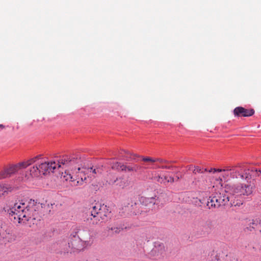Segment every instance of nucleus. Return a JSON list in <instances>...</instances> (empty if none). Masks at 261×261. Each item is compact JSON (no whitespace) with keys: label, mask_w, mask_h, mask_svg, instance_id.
Here are the masks:
<instances>
[{"label":"nucleus","mask_w":261,"mask_h":261,"mask_svg":"<svg viewBox=\"0 0 261 261\" xmlns=\"http://www.w3.org/2000/svg\"><path fill=\"white\" fill-rule=\"evenodd\" d=\"M39 203L31 200L28 203L18 201L9 205L8 213L14 223L24 224L30 221L33 224L39 219L38 209Z\"/></svg>","instance_id":"obj_1"},{"label":"nucleus","mask_w":261,"mask_h":261,"mask_svg":"<svg viewBox=\"0 0 261 261\" xmlns=\"http://www.w3.org/2000/svg\"><path fill=\"white\" fill-rule=\"evenodd\" d=\"M78 159L77 158L69 156L68 155L63 156L62 159L59 160L57 163L55 162H42L38 163V167L39 168L40 174L43 175L47 174L50 172H53L57 167L60 168L62 165L66 167H69L73 165L75 163H77Z\"/></svg>","instance_id":"obj_2"},{"label":"nucleus","mask_w":261,"mask_h":261,"mask_svg":"<svg viewBox=\"0 0 261 261\" xmlns=\"http://www.w3.org/2000/svg\"><path fill=\"white\" fill-rule=\"evenodd\" d=\"M90 220L93 225H99L106 221L110 217L111 211L104 204L96 203L91 210Z\"/></svg>","instance_id":"obj_3"},{"label":"nucleus","mask_w":261,"mask_h":261,"mask_svg":"<svg viewBox=\"0 0 261 261\" xmlns=\"http://www.w3.org/2000/svg\"><path fill=\"white\" fill-rule=\"evenodd\" d=\"M41 155H38L27 161L9 166L4 171L0 172V179L10 176L11 175L18 171L19 169L21 168H25L32 164L36 163L37 161L41 158Z\"/></svg>","instance_id":"obj_4"},{"label":"nucleus","mask_w":261,"mask_h":261,"mask_svg":"<svg viewBox=\"0 0 261 261\" xmlns=\"http://www.w3.org/2000/svg\"><path fill=\"white\" fill-rule=\"evenodd\" d=\"M229 192L230 194L236 197H240L242 196H248L250 195L254 189L253 184H251V182L247 183H238L230 186L229 188Z\"/></svg>","instance_id":"obj_5"},{"label":"nucleus","mask_w":261,"mask_h":261,"mask_svg":"<svg viewBox=\"0 0 261 261\" xmlns=\"http://www.w3.org/2000/svg\"><path fill=\"white\" fill-rule=\"evenodd\" d=\"M71 173L69 171L66 170L64 173H62V177L67 181H69L72 187L80 186L83 185L85 181L86 178L80 177L78 174L74 173L71 170Z\"/></svg>","instance_id":"obj_6"},{"label":"nucleus","mask_w":261,"mask_h":261,"mask_svg":"<svg viewBox=\"0 0 261 261\" xmlns=\"http://www.w3.org/2000/svg\"><path fill=\"white\" fill-rule=\"evenodd\" d=\"M86 244L76 236H73L68 243L69 248L73 252L79 251L83 249Z\"/></svg>","instance_id":"obj_7"},{"label":"nucleus","mask_w":261,"mask_h":261,"mask_svg":"<svg viewBox=\"0 0 261 261\" xmlns=\"http://www.w3.org/2000/svg\"><path fill=\"white\" fill-rule=\"evenodd\" d=\"M233 114L237 117H250L254 114L253 109H247L242 107H236L233 110Z\"/></svg>","instance_id":"obj_8"},{"label":"nucleus","mask_w":261,"mask_h":261,"mask_svg":"<svg viewBox=\"0 0 261 261\" xmlns=\"http://www.w3.org/2000/svg\"><path fill=\"white\" fill-rule=\"evenodd\" d=\"M165 252L164 245L160 242H156L155 243L154 248L151 251V255L154 257H160Z\"/></svg>","instance_id":"obj_9"},{"label":"nucleus","mask_w":261,"mask_h":261,"mask_svg":"<svg viewBox=\"0 0 261 261\" xmlns=\"http://www.w3.org/2000/svg\"><path fill=\"white\" fill-rule=\"evenodd\" d=\"M85 171L87 172V177L89 178L90 180H91L102 173V169L100 167L87 168Z\"/></svg>","instance_id":"obj_10"},{"label":"nucleus","mask_w":261,"mask_h":261,"mask_svg":"<svg viewBox=\"0 0 261 261\" xmlns=\"http://www.w3.org/2000/svg\"><path fill=\"white\" fill-rule=\"evenodd\" d=\"M207 205L209 208H216L223 206L221 202H220V201H219V196L217 195L216 193L214 196L209 198Z\"/></svg>","instance_id":"obj_11"},{"label":"nucleus","mask_w":261,"mask_h":261,"mask_svg":"<svg viewBox=\"0 0 261 261\" xmlns=\"http://www.w3.org/2000/svg\"><path fill=\"white\" fill-rule=\"evenodd\" d=\"M9 233L7 226L2 221H0V243L5 242V239L7 238Z\"/></svg>","instance_id":"obj_12"},{"label":"nucleus","mask_w":261,"mask_h":261,"mask_svg":"<svg viewBox=\"0 0 261 261\" xmlns=\"http://www.w3.org/2000/svg\"><path fill=\"white\" fill-rule=\"evenodd\" d=\"M123 171L128 172H138V171L143 169H148V167L146 166H140L138 164H133L131 165H126L121 166Z\"/></svg>","instance_id":"obj_13"},{"label":"nucleus","mask_w":261,"mask_h":261,"mask_svg":"<svg viewBox=\"0 0 261 261\" xmlns=\"http://www.w3.org/2000/svg\"><path fill=\"white\" fill-rule=\"evenodd\" d=\"M79 236H77L85 244H89L91 241V236L89 230L83 229L79 231Z\"/></svg>","instance_id":"obj_14"},{"label":"nucleus","mask_w":261,"mask_h":261,"mask_svg":"<svg viewBox=\"0 0 261 261\" xmlns=\"http://www.w3.org/2000/svg\"><path fill=\"white\" fill-rule=\"evenodd\" d=\"M141 201L142 202V206H148V208L146 211H149L150 209H152L155 204V200L153 197L146 198L142 197Z\"/></svg>","instance_id":"obj_15"},{"label":"nucleus","mask_w":261,"mask_h":261,"mask_svg":"<svg viewBox=\"0 0 261 261\" xmlns=\"http://www.w3.org/2000/svg\"><path fill=\"white\" fill-rule=\"evenodd\" d=\"M216 193L219 196V201H220V202H221L223 206L228 204L229 197L226 190L222 189L220 192Z\"/></svg>","instance_id":"obj_16"},{"label":"nucleus","mask_w":261,"mask_h":261,"mask_svg":"<svg viewBox=\"0 0 261 261\" xmlns=\"http://www.w3.org/2000/svg\"><path fill=\"white\" fill-rule=\"evenodd\" d=\"M258 224V220H250L247 222V223L245 228L246 232H249L254 230Z\"/></svg>","instance_id":"obj_17"},{"label":"nucleus","mask_w":261,"mask_h":261,"mask_svg":"<svg viewBox=\"0 0 261 261\" xmlns=\"http://www.w3.org/2000/svg\"><path fill=\"white\" fill-rule=\"evenodd\" d=\"M220 256V253H217L214 250H212L208 254L207 260V261H223L221 259Z\"/></svg>","instance_id":"obj_18"},{"label":"nucleus","mask_w":261,"mask_h":261,"mask_svg":"<svg viewBox=\"0 0 261 261\" xmlns=\"http://www.w3.org/2000/svg\"><path fill=\"white\" fill-rule=\"evenodd\" d=\"M86 169H87V168H81L80 167H78L77 168V170H75V171H73L75 173L78 174L81 178H86V180L85 181H84V183H87L89 180L88 179H89V178L87 177V172L85 171Z\"/></svg>","instance_id":"obj_19"},{"label":"nucleus","mask_w":261,"mask_h":261,"mask_svg":"<svg viewBox=\"0 0 261 261\" xmlns=\"http://www.w3.org/2000/svg\"><path fill=\"white\" fill-rule=\"evenodd\" d=\"M12 190V187L8 184L0 185V195H4L11 192Z\"/></svg>","instance_id":"obj_20"},{"label":"nucleus","mask_w":261,"mask_h":261,"mask_svg":"<svg viewBox=\"0 0 261 261\" xmlns=\"http://www.w3.org/2000/svg\"><path fill=\"white\" fill-rule=\"evenodd\" d=\"M30 175L32 177H38L40 175V172L38 166L36 165L31 167L29 171Z\"/></svg>","instance_id":"obj_21"},{"label":"nucleus","mask_w":261,"mask_h":261,"mask_svg":"<svg viewBox=\"0 0 261 261\" xmlns=\"http://www.w3.org/2000/svg\"><path fill=\"white\" fill-rule=\"evenodd\" d=\"M122 230V227L117 226H109L108 227V230H111L116 233H119Z\"/></svg>","instance_id":"obj_22"},{"label":"nucleus","mask_w":261,"mask_h":261,"mask_svg":"<svg viewBox=\"0 0 261 261\" xmlns=\"http://www.w3.org/2000/svg\"><path fill=\"white\" fill-rule=\"evenodd\" d=\"M125 166V165L121 163H119V162H116L112 164V168L113 169L118 170V171H119V170L123 171L122 167H121V166Z\"/></svg>","instance_id":"obj_23"},{"label":"nucleus","mask_w":261,"mask_h":261,"mask_svg":"<svg viewBox=\"0 0 261 261\" xmlns=\"http://www.w3.org/2000/svg\"><path fill=\"white\" fill-rule=\"evenodd\" d=\"M142 159L143 162L150 163H153L159 161V159H153L148 156H142Z\"/></svg>","instance_id":"obj_24"},{"label":"nucleus","mask_w":261,"mask_h":261,"mask_svg":"<svg viewBox=\"0 0 261 261\" xmlns=\"http://www.w3.org/2000/svg\"><path fill=\"white\" fill-rule=\"evenodd\" d=\"M231 168L232 170L230 171L231 172L230 173V176H231V177H232L233 178H238V176L240 175L242 178H243V175L240 174L239 171L233 170L232 167Z\"/></svg>","instance_id":"obj_25"},{"label":"nucleus","mask_w":261,"mask_h":261,"mask_svg":"<svg viewBox=\"0 0 261 261\" xmlns=\"http://www.w3.org/2000/svg\"><path fill=\"white\" fill-rule=\"evenodd\" d=\"M125 153H126L125 158H126L127 161L134 160L135 159V157L137 156V154H132L128 151H126Z\"/></svg>","instance_id":"obj_26"},{"label":"nucleus","mask_w":261,"mask_h":261,"mask_svg":"<svg viewBox=\"0 0 261 261\" xmlns=\"http://www.w3.org/2000/svg\"><path fill=\"white\" fill-rule=\"evenodd\" d=\"M193 173L195 174L197 173H203V169L201 168L198 166H194V169L193 170Z\"/></svg>","instance_id":"obj_27"},{"label":"nucleus","mask_w":261,"mask_h":261,"mask_svg":"<svg viewBox=\"0 0 261 261\" xmlns=\"http://www.w3.org/2000/svg\"><path fill=\"white\" fill-rule=\"evenodd\" d=\"M154 178L155 179V180L157 181L161 182V183L163 182L164 180L167 179L166 176H164V177H161L160 175H158L157 176H155L154 177Z\"/></svg>","instance_id":"obj_28"},{"label":"nucleus","mask_w":261,"mask_h":261,"mask_svg":"<svg viewBox=\"0 0 261 261\" xmlns=\"http://www.w3.org/2000/svg\"><path fill=\"white\" fill-rule=\"evenodd\" d=\"M216 172H225L226 171H231L232 169L231 167H227L225 169H216Z\"/></svg>","instance_id":"obj_29"},{"label":"nucleus","mask_w":261,"mask_h":261,"mask_svg":"<svg viewBox=\"0 0 261 261\" xmlns=\"http://www.w3.org/2000/svg\"><path fill=\"white\" fill-rule=\"evenodd\" d=\"M222 176L223 177L224 179H225V180L227 179L228 176H229L228 171H226L225 172H223L222 174Z\"/></svg>","instance_id":"obj_30"},{"label":"nucleus","mask_w":261,"mask_h":261,"mask_svg":"<svg viewBox=\"0 0 261 261\" xmlns=\"http://www.w3.org/2000/svg\"><path fill=\"white\" fill-rule=\"evenodd\" d=\"M159 168H161L162 169H171V167L167 166H163L161 167H159Z\"/></svg>","instance_id":"obj_31"},{"label":"nucleus","mask_w":261,"mask_h":261,"mask_svg":"<svg viewBox=\"0 0 261 261\" xmlns=\"http://www.w3.org/2000/svg\"><path fill=\"white\" fill-rule=\"evenodd\" d=\"M216 171H217L216 169H215V168H211L210 170H209L208 171V172H213L214 173V172H216Z\"/></svg>","instance_id":"obj_32"},{"label":"nucleus","mask_w":261,"mask_h":261,"mask_svg":"<svg viewBox=\"0 0 261 261\" xmlns=\"http://www.w3.org/2000/svg\"><path fill=\"white\" fill-rule=\"evenodd\" d=\"M168 182H173L174 181V178L172 177H170L169 179H167Z\"/></svg>","instance_id":"obj_33"},{"label":"nucleus","mask_w":261,"mask_h":261,"mask_svg":"<svg viewBox=\"0 0 261 261\" xmlns=\"http://www.w3.org/2000/svg\"><path fill=\"white\" fill-rule=\"evenodd\" d=\"M159 159V161H158V162H159L160 163H167V161L166 160H164L161 159Z\"/></svg>","instance_id":"obj_34"},{"label":"nucleus","mask_w":261,"mask_h":261,"mask_svg":"<svg viewBox=\"0 0 261 261\" xmlns=\"http://www.w3.org/2000/svg\"><path fill=\"white\" fill-rule=\"evenodd\" d=\"M188 170H192L193 171V170L194 169V167L192 165L188 166Z\"/></svg>","instance_id":"obj_35"},{"label":"nucleus","mask_w":261,"mask_h":261,"mask_svg":"<svg viewBox=\"0 0 261 261\" xmlns=\"http://www.w3.org/2000/svg\"><path fill=\"white\" fill-rule=\"evenodd\" d=\"M226 257H228L229 258H233L234 260L236 259L235 257H233V256L226 255Z\"/></svg>","instance_id":"obj_36"},{"label":"nucleus","mask_w":261,"mask_h":261,"mask_svg":"<svg viewBox=\"0 0 261 261\" xmlns=\"http://www.w3.org/2000/svg\"><path fill=\"white\" fill-rule=\"evenodd\" d=\"M5 128V126L3 125V124H0V128L3 129H4Z\"/></svg>","instance_id":"obj_37"},{"label":"nucleus","mask_w":261,"mask_h":261,"mask_svg":"<svg viewBox=\"0 0 261 261\" xmlns=\"http://www.w3.org/2000/svg\"><path fill=\"white\" fill-rule=\"evenodd\" d=\"M258 224L260 225L261 227V220H258Z\"/></svg>","instance_id":"obj_38"},{"label":"nucleus","mask_w":261,"mask_h":261,"mask_svg":"<svg viewBox=\"0 0 261 261\" xmlns=\"http://www.w3.org/2000/svg\"><path fill=\"white\" fill-rule=\"evenodd\" d=\"M203 172H205V171H208V170L206 168L203 169Z\"/></svg>","instance_id":"obj_39"},{"label":"nucleus","mask_w":261,"mask_h":261,"mask_svg":"<svg viewBox=\"0 0 261 261\" xmlns=\"http://www.w3.org/2000/svg\"><path fill=\"white\" fill-rule=\"evenodd\" d=\"M259 172L260 173V174H261V170H259Z\"/></svg>","instance_id":"obj_40"}]
</instances>
